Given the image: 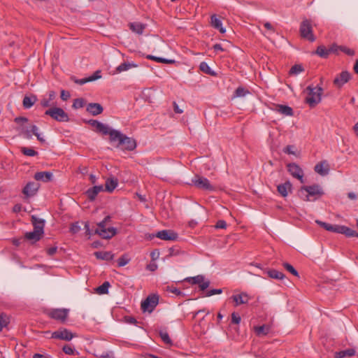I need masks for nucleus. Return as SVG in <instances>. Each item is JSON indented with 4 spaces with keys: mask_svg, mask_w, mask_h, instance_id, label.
Instances as JSON below:
<instances>
[{
    "mask_svg": "<svg viewBox=\"0 0 358 358\" xmlns=\"http://www.w3.org/2000/svg\"><path fill=\"white\" fill-rule=\"evenodd\" d=\"M109 139L111 143L117 142V148H120L123 150L133 151L137 146L135 139L126 136L116 129L111 131Z\"/></svg>",
    "mask_w": 358,
    "mask_h": 358,
    "instance_id": "obj_1",
    "label": "nucleus"
},
{
    "mask_svg": "<svg viewBox=\"0 0 358 358\" xmlns=\"http://www.w3.org/2000/svg\"><path fill=\"white\" fill-rule=\"evenodd\" d=\"M324 194L322 187L317 184L302 186L299 190V196L306 201H315Z\"/></svg>",
    "mask_w": 358,
    "mask_h": 358,
    "instance_id": "obj_2",
    "label": "nucleus"
},
{
    "mask_svg": "<svg viewBox=\"0 0 358 358\" xmlns=\"http://www.w3.org/2000/svg\"><path fill=\"white\" fill-rule=\"evenodd\" d=\"M31 222L34 226V231L25 233L24 238L35 243L41 240L44 234L45 221L32 216Z\"/></svg>",
    "mask_w": 358,
    "mask_h": 358,
    "instance_id": "obj_3",
    "label": "nucleus"
},
{
    "mask_svg": "<svg viewBox=\"0 0 358 358\" xmlns=\"http://www.w3.org/2000/svg\"><path fill=\"white\" fill-rule=\"evenodd\" d=\"M306 90L308 94V96L306 98V102L310 107L313 108L321 101L323 89L320 86L313 87L309 85L306 87Z\"/></svg>",
    "mask_w": 358,
    "mask_h": 358,
    "instance_id": "obj_4",
    "label": "nucleus"
},
{
    "mask_svg": "<svg viewBox=\"0 0 358 358\" xmlns=\"http://www.w3.org/2000/svg\"><path fill=\"white\" fill-rule=\"evenodd\" d=\"M45 115H49L53 120L57 122H69V117L68 114L61 108L52 107L45 110Z\"/></svg>",
    "mask_w": 358,
    "mask_h": 358,
    "instance_id": "obj_5",
    "label": "nucleus"
},
{
    "mask_svg": "<svg viewBox=\"0 0 358 358\" xmlns=\"http://www.w3.org/2000/svg\"><path fill=\"white\" fill-rule=\"evenodd\" d=\"M14 122L18 124L16 130L19 132L20 135H22L26 139H31L32 138L29 128L25 125V123L28 122L27 117H17L14 119Z\"/></svg>",
    "mask_w": 358,
    "mask_h": 358,
    "instance_id": "obj_6",
    "label": "nucleus"
},
{
    "mask_svg": "<svg viewBox=\"0 0 358 358\" xmlns=\"http://www.w3.org/2000/svg\"><path fill=\"white\" fill-rule=\"evenodd\" d=\"M299 31L302 38H306L310 42L315 41V37L313 33L311 22L309 20L306 19L301 22Z\"/></svg>",
    "mask_w": 358,
    "mask_h": 358,
    "instance_id": "obj_7",
    "label": "nucleus"
},
{
    "mask_svg": "<svg viewBox=\"0 0 358 358\" xmlns=\"http://www.w3.org/2000/svg\"><path fill=\"white\" fill-rule=\"evenodd\" d=\"M159 303V296L156 294L149 295L141 302V309L143 312L152 313Z\"/></svg>",
    "mask_w": 358,
    "mask_h": 358,
    "instance_id": "obj_8",
    "label": "nucleus"
},
{
    "mask_svg": "<svg viewBox=\"0 0 358 358\" xmlns=\"http://www.w3.org/2000/svg\"><path fill=\"white\" fill-rule=\"evenodd\" d=\"M69 310L66 308H53L48 310L46 315L55 320L64 322L68 317Z\"/></svg>",
    "mask_w": 358,
    "mask_h": 358,
    "instance_id": "obj_9",
    "label": "nucleus"
},
{
    "mask_svg": "<svg viewBox=\"0 0 358 358\" xmlns=\"http://www.w3.org/2000/svg\"><path fill=\"white\" fill-rule=\"evenodd\" d=\"M192 184L197 188L203 190L213 191L215 189L214 187L210 183L207 178L199 175H195L192 179Z\"/></svg>",
    "mask_w": 358,
    "mask_h": 358,
    "instance_id": "obj_10",
    "label": "nucleus"
},
{
    "mask_svg": "<svg viewBox=\"0 0 358 358\" xmlns=\"http://www.w3.org/2000/svg\"><path fill=\"white\" fill-rule=\"evenodd\" d=\"M87 123L95 128L96 132L100 133L103 135L110 136L111 134V131L113 130V129H111L107 124L100 122L96 120H90L89 121H87Z\"/></svg>",
    "mask_w": 358,
    "mask_h": 358,
    "instance_id": "obj_11",
    "label": "nucleus"
},
{
    "mask_svg": "<svg viewBox=\"0 0 358 358\" xmlns=\"http://www.w3.org/2000/svg\"><path fill=\"white\" fill-rule=\"evenodd\" d=\"M74 337V334H72L67 329H59L57 331H54L52 334L51 338L55 339H59L63 341H69Z\"/></svg>",
    "mask_w": 358,
    "mask_h": 358,
    "instance_id": "obj_12",
    "label": "nucleus"
},
{
    "mask_svg": "<svg viewBox=\"0 0 358 358\" xmlns=\"http://www.w3.org/2000/svg\"><path fill=\"white\" fill-rule=\"evenodd\" d=\"M287 171L294 178H296L299 179L301 182H303V171L299 165L295 163L288 164Z\"/></svg>",
    "mask_w": 358,
    "mask_h": 358,
    "instance_id": "obj_13",
    "label": "nucleus"
},
{
    "mask_svg": "<svg viewBox=\"0 0 358 358\" xmlns=\"http://www.w3.org/2000/svg\"><path fill=\"white\" fill-rule=\"evenodd\" d=\"M351 78V74L347 71H344L339 73L334 80V85L338 88L343 87L345 83H347Z\"/></svg>",
    "mask_w": 358,
    "mask_h": 358,
    "instance_id": "obj_14",
    "label": "nucleus"
},
{
    "mask_svg": "<svg viewBox=\"0 0 358 358\" xmlns=\"http://www.w3.org/2000/svg\"><path fill=\"white\" fill-rule=\"evenodd\" d=\"M155 236L164 241H176L178 238L177 233L169 229L158 231Z\"/></svg>",
    "mask_w": 358,
    "mask_h": 358,
    "instance_id": "obj_15",
    "label": "nucleus"
},
{
    "mask_svg": "<svg viewBox=\"0 0 358 358\" xmlns=\"http://www.w3.org/2000/svg\"><path fill=\"white\" fill-rule=\"evenodd\" d=\"M94 234H98L102 238L110 239L117 234V229L115 227H108L102 229H94Z\"/></svg>",
    "mask_w": 358,
    "mask_h": 358,
    "instance_id": "obj_16",
    "label": "nucleus"
},
{
    "mask_svg": "<svg viewBox=\"0 0 358 358\" xmlns=\"http://www.w3.org/2000/svg\"><path fill=\"white\" fill-rule=\"evenodd\" d=\"M231 299L234 302V306H238L243 304H246L248 303L250 297L245 292H241L240 294H234L231 296Z\"/></svg>",
    "mask_w": 358,
    "mask_h": 358,
    "instance_id": "obj_17",
    "label": "nucleus"
},
{
    "mask_svg": "<svg viewBox=\"0 0 358 358\" xmlns=\"http://www.w3.org/2000/svg\"><path fill=\"white\" fill-rule=\"evenodd\" d=\"M39 185L38 183L34 182H28L23 188L22 192L27 197L34 196L38 191Z\"/></svg>",
    "mask_w": 358,
    "mask_h": 358,
    "instance_id": "obj_18",
    "label": "nucleus"
},
{
    "mask_svg": "<svg viewBox=\"0 0 358 358\" xmlns=\"http://www.w3.org/2000/svg\"><path fill=\"white\" fill-rule=\"evenodd\" d=\"M329 165L327 161L317 163L314 168L316 173L323 176L329 174Z\"/></svg>",
    "mask_w": 358,
    "mask_h": 358,
    "instance_id": "obj_19",
    "label": "nucleus"
},
{
    "mask_svg": "<svg viewBox=\"0 0 358 358\" xmlns=\"http://www.w3.org/2000/svg\"><path fill=\"white\" fill-rule=\"evenodd\" d=\"M292 185L289 181H286L285 182L277 186V190L282 197L287 196L289 193L292 192Z\"/></svg>",
    "mask_w": 358,
    "mask_h": 358,
    "instance_id": "obj_20",
    "label": "nucleus"
},
{
    "mask_svg": "<svg viewBox=\"0 0 358 358\" xmlns=\"http://www.w3.org/2000/svg\"><path fill=\"white\" fill-rule=\"evenodd\" d=\"M210 25L215 29L219 30L222 34L226 32L225 28L222 25V22L217 15L213 14L210 17Z\"/></svg>",
    "mask_w": 358,
    "mask_h": 358,
    "instance_id": "obj_21",
    "label": "nucleus"
},
{
    "mask_svg": "<svg viewBox=\"0 0 358 358\" xmlns=\"http://www.w3.org/2000/svg\"><path fill=\"white\" fill-rule=\"evenodd\" d=\"M86 110L92 115L96 116L102 113L103 108L100 103H90L87 105Z\"/></svg>",
    "mask_w": 358,
    "mask_h": 358,
    "instance_id": "obj_22",
    "label": "nucleus"
},
{
    "mask_svg": "<svg viewBox=\"0 0 358 358\" xmlns=\"http://www.w3.org/2000/svg\"><path fill=\"white\" fill-rule=\"evenodd\" d=\"M102 191H103V185H95L88 189L86 192V194L90 201H94L96 199L97 194Z\"/></svg>",
    "mask_w": 358,
    "mask_h": 358,
    "instance_id": "obj_23",
    "label": "nucleus"
},
{
    "mask_svg": "<svg viewBox=\"0 0 358 358\" xmlns=\"http://www.w3.org/2000/svg\"><path fill=\"white\" fill-rule=\"evenodd\" d=\"M275 110L280 114L286 116H292L294 115L293 109L285 105L278 104L275 106Z\"/></svg>",
    "mask_w": 358,
    "mask_h": 358,
    "instance_id": "obj_24",
    "label": "nucleus"
},
{
    "mask_svg": "<svg viewBox=\"0 0 358 358\" xmlns=\"http://www.w3.org/2000/svg\"><path fill=\"white\" fill-rule=\"evenodd\" d=\"M52 177V174L48 171L36 172L34 175L36 180H41L43 182H49Z\"/></svg>",
    "mask_w": 358,
    "mask_h": 358,
    "instance_id": "obj_25",
    "label": "nucleus"
},
{
    "mask_svg": "<svg viewBox=\"0 0 358 358\" xmlns=\"http://www.w3.org/2000/svg\"><path fill=\"white\" fill-rule=\"evenodd\" d=\"M94 255L97 259L102 260L109 261L114 258V255L111 252L108 251H97Z\"/></svg>",
    "mask_w": 358,
    "mask_h": 358,
    "instance_id": "obj_26",
    "label": "nucleus"
},
{
    "mask_svg": "<svg viewBox=\"0 0 358 358\" xmlns=\"http://www.w3.org/2000/svg\"><path fill=\"white\" fill-rule=\"evenodd\" d=\"M118 182L116 178H108L105 183V191L112 192L117 186Z\"/></svg>",
    "mask_w": 358,
    "mask_h": 358,
    "instance_id": "obj_27",
    "label": "nucleus"
},
{
    "mask_svg": "<svg viewBox=\"0 0 358 358\" xmlns=\"http://www.w3.org/2000/svg\"><path fill=\"white\" fill-rule=\"evenodd\" d=\"M137 66L138 65L134 63L124 62L115 69L114 73H119L122 71H126L130 69L131 68H134Z\"/></svg>",
    "mask_w": 358,
    "mask_h": 358,
    "instance_id": "obj_28",
    "label": "nucleus"
},
{
    "mask_svg": "<svg viewBox=\"0 0 358 358\" xmlns=\"http://www.w3.org/2000/svg\"><path fill=\"white\" fill-rule=\"evenodd\" d=\"M130 29L138 34H142L145 25L141 22H133L129 24Z\"/></svg>",
    "mask_w": 358,
    "mask_h": 358,
    "instance_id": "obj_29",
    "label": "nucleus"
},
{
    "mask_svg": "<svg viewBox=\"0 0 358 358\" xmlns=\"http://www.w3.org/2000/svg\"><path fill=\"white\" fill-rule=\"evenodd\" d=\"M254 331L257 336H266L269 333L270 327L268 325L257 326L254 327Z\"/></svg>",
    "mask_w": 358,
    "mask_h": 358,
    "instance_id": "obj_30",
    "label": "nucleus"
},
{
    "mask_svg": "<svg viewBox=\"0 0 358 358\" xmlns=\"http://www.w3.org/2000/svg\"><path fill=\"white\" fill-rule=\"evenodd\" d=\"M338 234H344L347 237H354L355 231L346 226L339 225L338 227Z\"/></svg>",
    "mask_w": 358,
    "mask_h": 358,
    "instance_id": "obj_31",
    "label": "nucleus"
},
{
    "mask_svg": "<svg viewBox=\"0 0 358 358\" xmlns=\"http://www.w3.org/2000/svg\"><path fill=\"white\" fill-rule=\"evenodd\" d=\"M315 222L327 231L338 233V224L332 225L320 220H316Z\"/></svg>",
    "mask_w": 358,
    "mask_h": 358,
    "instance_id": "obj_32",
    "label": "nucleus"
},
{
    "mask_svg": "<svg viewBox=\"0 0 358 358\" xmlns=\"http://www.w3.org/2000/svg\"><path fill=\"white\" fill-rule=\"evenodd\" d=\"M355 350L354 349H347L335 353V358H345L346 357H352L355 355Z\"/></svg>",
    "mask_w": 358,
    "mask_h": 358,
    "instance_id": "obj_33",
    "label": "nucleus"
},
{
    "mask_svg": "<svg viewBox=\"0 0 358 358\" xmlns=\"http://www.w3.org/2000/svg\"><path fill=\"white\" fill-rule=\"evenodd\" d=\"M314 54H316L322 58L327 59L329 55V52H328V49L324 45H321L317 48Z\"/></svg>",
    "mask_w": 358,
    "mask_h": 358,
    "instance_id": "obj_34",
    "label": "nucleus"
},
{
    "mask_svg": "<svg viewBox=\"0 0 358 358\" xmlns=\"http://www.w3.org/2000/svg\"><path fill=\"white\" fill-rule=\"evenodd\" d=\"M37 99L36 96H25L22 101V104L24 108H30L35 102L36 101Z\"/></svg>",
    "mask_w": 358,
    "mask_h": 358,
    "instance_id": "obj_35",
    "label": "nucleus"
},
{
    "mask_svg": "<svg viewBox=\"0 0 358 358\" xmlns=\"http://www.w3.org/2000/svg\"><path fill=\"white\" fill-rule=\"evenodd\" d=\"M268 275L271 278L277 279V280H282L285 275L282 272L275 269H271L267 271Z\"/></svg>",
    "mask_w": 358,
    "mask_h": 358,
    "instance_id": "obj_36",
    "label": "nucleus"
},
{
    "mask_svg": "<svg viewBox=\"0 0 358 358\" xmlns=\"http://www.w3.org/2000/svg\"><path fill=\"white\" fill-rule=\"evenodd\" d=\"M146 57L148 59L154 60L157 62H161V63H164V64H173L176 62L175 60H173V59H165V58H162V57H155V56L150 55H148Z\"/></svg>",
    "mask_w": 358,
    "mask_h": 358,
    "instance_id": "obj_37",
    "label": "nucleus"
},
{
    "mask_svg": "<svg viewBox=\"0 0 358 358\" xmlns=\"http://www.w3.org/2000/svg\"><path fill=\"white\" fill-rule=\"evenodd\" d=\"M159 335L165 344L169 345H173V342H172L171 339L170 338L169 335L167 333V331L161 330L159 331Z\"/></svg>",
    "mask_w": 358,
    "mask_h": 358,
    "instance_id": "obj_38",
    "label": "nucleus"
},
{
    "mask_svg": "<svg viewBox=\"0 0 358 358\" xmlns=\"http://www.w3.org/2000/svg\"><path fill=\"white\" fill-rule=\"evenodd\" d=\"M110 286L109 282L106 281L101 285L96 288V292L99 294H106L108 292V288Z\"/></svg>",
    "mask_w": 358,
    "mask_h": 358,
    "instance_id": "obj_39",
    "label": "nucleus"
},
{
    "mask_svg": "<svg viewBox=\"0 0 358 358\" xmlns=\"http://www.w3.org/2000/svg\"><path fill=\"white\" fill-rule=\"evenodd\" d=\"M199 69L203 71V73L210 75V76H215V73L214 71H213L210 69V67L208 66V64L205 62H202L199 65Z\"/></svg>",
    "mask_w": 358,
    "mask_h": 358,
    "instance_id": "obj_40",
    "label": "nucleus"
},
{
    "mask_svg": "<svg viewBox=\"0 0 358 358\" xmlns=\"http://www.w3.org/2000/svg\"><path fill=\"white\" fill-rule=\"evenodd\" d=\"M20 151L24 155L26 156L34 157L38 155V152L35 151L34 149L31 148L22 147L20 148Z\"/></svg>",
    "mask_w": 358,
    "mask_h": 358,
    "instance_id": "obj_41",
    "label": "nucleus"
},
{
    "mask_svg": "<svg viewBox=\"0 0 358 358\" xmlns=\"http://www.w3.org/2000/svg\"><path fill=\"white\" fill-rule=\"evenodd\" d=\"M249 91L243 87H238L234 92L233 98L245 96Z\"/></svg>",
    "mask_w": 358,
    "mask_h": 358,
    "instance_id": "obj_42",
    "label": "nucleus"
},
{
    "mask_svg": "<svg viewBox=\"0 0 358 358\" xmlns=\"http://www.w3.org/2000/svg\"><path fill=\"white\" fill-rule=\"evenodd\" d=\"M131 259L127 254H124L117 259V264L119 267L124 266L127 265Z\"/></svg>",
    "mask_w": 358,
    "mask_h": 358,
    "instance_id": "obj_43",
    "label": "nucleus"
},
{
    "mask_svg": "<svg viewBox=\"0 0 358 358\" xmlns=\"http://www.w3.org/2000/svg\"><path fill=\"white\" fill-rule=\"evenodd\" d=\"M188 282L193 285H200L204 280V277L201 275H198L194 277L189 278L186 279Z\"/></svg>",
    "mask_w": 358,
    "mask_h": 358,
    "instance_id": "obj_44",
    "label": "nucleus"
},
{
    "mask_svg": "<svg viewBox=\"0 0 358 358\" xmlns=\"http://www.w3.org/2000/svg\"><path fill=\"white\" fill-rule=\"evenodd\" d=\"M303 71L304 69L301 64H295L290 69L289 74L297 75Z\"/></svg>",
    "mask_w": 358,
    "mask_h": 358,
    "instance_id": "obj_45",
    "label": "nucleus"
},
{
    "mask_svg": "<svg viewBox=\"0 0 358 358\" xmlns=\"http://www.w3.org/2000/svg\"><path fill=\"white\" fill-rule=\"evenodd\" d=\"M85 106V100L83 98L76 99L72 105L73 108L78 109L81 108Z\"/></svg>",
    "mask_w": 358,
    "mask_h": 358,
    "instance_id": "obj_46",
    "label": "nucleus"
},
{
    "mask_svg": "<svg viewBox=\"0 0 358 358\" xmlns=\"http://www.w3.org/2000/svg\"><path fill=\"white\" fill-rule=\"evenodd\" d=\"M165 290L167 292L174 294L176 296L182 295V292L180 289H178L177 287H174L173 285H171V286H166V288H165Z\"/></svg>",
    "mask_w": 358,
    "mask_h": 358,
    "instance_id": "obj_47",
    "label": "nucleus"
},
{
    "mask_svg": "<svg viewBox=\"0 0 358 358\" xmlns=\"http://www.w3.org/2000/svg\"><path fill=\"white\" fill-rule=\"evenodd\" d=\"M282 265H283L284 268L287 271L291 273L292 275H295L296 277H299L298 271L291 264H289V263L285 262V263H283Z\"/></svg>",
    "mask_w": 358,
    "mask_h": 358,
    "instance_id": "obj_48",
    "label": "nucleus"
},
{
    "mask_svg": "<svg viewBox=\"0 0 358 358\" xmlns=\"http://www.w3.org/2000/svg\"><path fill=\"white\" fill-rule=\"evenodd\" d=\"M341 50V45H338L336 43L332 44L329 48H328V52L330 53H334L336 55H338V51Z\"/></svg>",
    "mask_w": 358,
    "mask_h": 358,
    "instance_id": "obj_49",
    "label": "nucleus"
},
{
    "mask_svg": "<svg viewBox=\"0 0 358 358\" xmlns=\"http://www.w3.org/2000/svg\"><path fill=\"white\" fill-rule=\"evenodd\" d=\"M241 321V317L237 313H232L231 314V323L238 324Z\"/></svg>",
    "mask_w": 358,
    "mask_h": 358,
    "instance_id": "obj_50",
    "label": "nucleus"
},
{
    "mask_svg": "<svg viewBox=\"0 0 358 358\" xmlns=\"http://www.w3.org/2000/svg\"><path fill=\"white\" fill-rule=\"evenodd\" d=\"M63 352L66 355H75V349L69 345H65L63 347Z\"/></svg>",
    "mask_w": 358,
    "mask_h": 358,
    "instance_id": "obj_51",
    "label": "nucleus"
},
{
    "mask_svg": "<svg viewBox=\"0 0 358 358\" xmlns=\"http://www.w3.org/2000/svg\"><path fill=\"white\" fill-rule=\"evenodd\" d=\"M340 51L345 53L349 56H353L355 55V51L350 48H347L346 46L341 45Z\"/></svg>",
    "mask_w": 358,
    "mask_h": 358,
    "instance_id": "obj_52",
    "label": "nucleus"
},
{
    "mask_svg": "<svg viewBox=\"0 0 358 358\" xmlns=\"http://www.w3.org/2000/svg\"><path fill=\"white\" fill-rule=\"evenodd\" d=\"M96 78L97 77H89V78H84V79L76 80V83H78L80 85H83L87 82H91V81H94V80H96Z\"/></svg>",
    "mask_w": 358,
    "mask_h": 358,
    "instance_id": "obj_53",
    "label": "nucleus"
},
{
    "mask_svg": "<svg viewBox=\"0 0 358 358\" xmlns=\"http://www.w3.org/2000/svg\"><path fill=\"white\" fill-rule=\"evenodd\" d=\"M294 148V145H289L283 148V152L288 155H295V152L293 150Z\"/></svg>",
    "mask_w": 358,
    "mask_h": 358,
    "instance_id": "obj_54",
    "label": "nucleus"
},
{
    "mask_svg": "<svg viewBox=\"0 0 358 358\" xmlns=\"http://www.w3.org/2000/svg\"><path fill=\"white\" fill-rule=\"evenodd\" d=\"M80 230V227L78 222L73 223L70 227V231L73 234H76Z\"/></svg>",
    "mask_w": 358,
    "mask_h": 358,
    "instance_id": "obj_55",
    "label": "nucleus"
},
{
    "mask_svg": "<svg viewBox=\"0 0 358 358\" xmlns=\"http://www.w3.org/2000/svg\"><path fill=\"white\" fill-rule=\"evenodd\" d=\"M215 227L216 229H226L227 222L223 220H220L217 222Z\"/></svg>",
    "mask_w": 358,
    "mask_h": 358,
    "instance_id": "obj_56",
    "label": "nucleus"
},
{
    "mask_svg": "<svg viewBox=\"0 0 358 358\" xmlns=\"http://www.w3.org/2000/svg\"><path fill=\"white\" fill-rule=\"evenodd\" d=\"M85 232H86V234L87 235H89L90 236L93 235V234H94V229H91L90 228V224L89 222H85Z\"/></svg>",
    "mask_w": 358,
    "mask_h": 358,
    "instance_id": "obj_57",
    "label": "nucleus"
},
{
    "mask_svg": "<svg viewBox=\"0 0 358 358\" xmlns=\"http://www.w3.org/2000/svg\"><path fill=\"white\" fill-rule=\"evenodd\" d=\"M222 292V290L221 289H213L209 290L207 292L206 296H213L214 294H221Z\"/></svg>",
    "mask_w": 358,
    "mask_h": 358,
    "instance_id": "obj_58",
    "label": "nucleus"
},
{
    "mask_svg": "<svg viewBox=\"0 0 358 358\" xmlns=\"http://www.w3.org/2000/svg\"><path fill=\"white\" fill-rule=\"evenodd\" d=\"M8 324L7 319L2 315L0 316V331L3 329V327H6Z\"/></svg>",
    "mask_w": 358,
    "mask_h": 358,
    "instance_id": "obj_59",
    "label": "nucleus"
},
{
    "mask_svg": "<svg viewBox=\"0 0 358 358\" xmlns=\"http://www.w3.org/2000/svg\"><path fill=\"white\" fill-rule=\"evenodd\" d=\"M70 93L68 91L62 90L61 92V99L63 101H66L70 98Z\"/></svg>",
    "mask_w": 358,
    "mask_h": 358,
    "instance_id": "obj_60",
    "label": "nucleus"
},
{
    "mask_svg": "<svg viewBox=\"0 0 358 358\" xmlns=\"http://www.w3.org/2000/svg\"><path fill=\"white\" fill-rule=\"evenodd\" d=\"M209 285H210V281L209 280L205 281L203 280V281L199 286L200 289L203 291V290L206 289L209 287Z\"/></svg>",
    "mask_w": 358,
    "mask_h": 358,
    "instance_id": "obj_61",
    "label": "nucleus"
},
{
    "mask_svg": "<svg viewBox=\"0 0 358 358\" xmlns=\"http://www.w3.org/2000/svg\"><path fill=\"white\" fill-rule=\"evenodd\" d=\"M29 130L31 135L34 134L36 136V135L39 134L38 128L36 125H31Z\"/></svg>",
    "mask_w": 358,
    "mask_h": 358,
    "instance_id": "obj_62",
    "label": "nucleus"
},
{
    "mask_svg": "<svg viewBox=\"0 0 358 358\" xmlns=\"http://www.w3.org/2000/svg\"><path fill=\"white\" fill-rule=\"evenodd\" d=\"M57 247H52L47 250V253L48 255L52 256L57 252Z\"/></svg>",
    "mask_w": 358,
    "mask_h": 358,
    "instance_id": "obj_63",
    "label": "nucleus"
},
{
    "mask_svg": "<svg viewBox=\"0 0 358 358\" xmlns=\"http://www.w3.org/2000/svg\"><path fill=\"white\" fill-rule=\"evenodd\" d=\"M41 105L44 108L48 107L51 105L50 101L48 99H43L41 101Z\"/></svg>",
    "mask_w": 358,
    "mask_h": 358,
    "instance_id": "obj_64",
    "label": "nucleus"
}]
</instances>
